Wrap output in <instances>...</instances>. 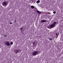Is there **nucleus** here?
Here are the masks:
<instances>
[{
  "label": "nucleus",
  "mask_w": 63,
  "mask_h": 63,
  "mask_svg": "<svg viewBox=\"0 0 63 63\" xmlns=\"http://www.w3.org/2000/svg\"><path fill=\"white\" fill-rule=\"evenodd\" d=\"M38 52V51H35L32 53V55L33 56L35 55H36L37 54Z\"/></svg>",
  "instance_id": "nucleus-1"
},
{
  "label": "nucleus",
  "mask_w": 63,
  "mask_h": 63,
  "mask_svg": "<svg viewBox=\"0 0 63 63\" xmlns=\"http://www.w3.org/2000/svg\"><path fill=\"white\" fill-rule=\"evenodd\" d=\"M8 4L7 3V2L5 1L3 3V6H7Z\"/></svg>",
  "instance_id": "nucleus-2"
},
{
  "label": "nucleus",
  "mask_w": 63,
  "mask_h": 63,
  "mask_svg": "<svg viewBox=\"0 0 63 63\" xmlns=\"http://www.w3.org/2000/svg\"><path fill=\"white\" fill-rule=\"evenodd\" d=\"M5 44L7 46H10V43L9 42H7Z\"/></svg>",
  "instance_id": "nucleus-3"
},
{
  "label": "nucleus",
  "mask_w": 63,
  "mask_h": 63,
  "mask_svg": "<svg viewBox=\"0 0 63 63\" xmlns=\"http://www.w3.org/2000/svg\"><path fill=\"white\" fill-rule=\"evenodd\" d=\"M54 26H55V25L54 24H53L50 26V27H51V28H53V27H54Z\"/></svg>",
  "instance_id": "nucleus-4"
},
{
  "label": "nucleus",
  "mask_w": 63,
  "mask_h": 63,
  "mask_svg": "<svg viewBox=\"0 0 63 63\" xmlns=\"http://www.w3.org/2000/svg\"><path fill=\"white\" fill-rule=\"evenodd\" d=\"M33 44L34 47H36L37 46V44L35 43V42H33Z\"/></svg>",
  "instance_id": "nucleus-5"
},
{
  "label": "nucleus",
  "mask_w": 63,
  "mask_h": 63,
  "mask_svg": "<svg viewBox=\"0 0 63 63\" xmlns=\"http://www.w3.org/2000/svg\"><path fill=\"white\" fill-rule=\"evenodd\" d=\"M47 20H42L41 21V22H46V21Z\"/></svg>",
  "instance_id": "nucleus-6"
},
{
  "label": "nucleus",
  "mask_w": 63,
  "mask_h": 63,
  "mask_svg": "<svg viewBox=\"0 0 63 63\" xmlns=\"http://www.w3.org/2000/svg\"><path fill=\"white\" fill-rule=\"evenodd\" d=\"M37 11L38 13L39 14H41V12H40V11H38V10H37Z\"/></svg>",
  "instance_id": "nucleus-7"
},
{
  "label": "nucleus",
  "mask_w": 63,
  "mask_h": 63,
  "mask_svg": "<svg viewBox=\"0 0 63 63\" xmlns=\"http://www.w3.org/2000/svg\"><path fill=\"white\" fill-rule=\"evenodd\" d=\"M19 51H20L19 50H17L16 51V53H17V52H18Z\"/></svg>",
  "instance_id": "nucleus-8"
},
{
  "label": "nucleus",
  "mask_w": 63,
  "mask_h": 63,
  "mask_svg": "<svg viewBox=\"0 0 63 63\" xmlns=\"http://www.w3.org/2000/svg\"><path fill=\"white\" fill-rule=\"evenodd\" d=\"M36 2L37 3H40V1L39 0H38L36 1Z\"/></svg>",
  "instance_id": "nucleus-9"
},
{
  "label": "nucleus",
  "mask_w": 63,
  "mask_h": 63,
  "mask_svg": "<svg viewBox=\"0 0 63 63\" xmlns=\"http://www.w3.org/2000/svg\"><path fill=\"white\" fill-rule=\"evenodd\" d=\"M31 8H32V9H33L34 8V7L33 6H31Z\"/></svg>",
  "instance_id": "nucleus-10"
},
{
  "label": "nucleus",
  "mask_w": 63,
  "mask_h": 63,
  "mask_svg": "<svg viewBox=\"0 0 63 63\" xmlns=\"http://www.w3.org/2000/svg\"><path fill=\"white\" fill-rule=\"evenodd\" d=\"M52 39L51 38H49V41H51L52 40Z\"/></svg>",
  "instance_id": "nucleus-11"
},
{
  "label": "nucleus",
  "mask_w": 63,
  "mask_h": 63,
  "mask_svg": "<svg viewBox=\"0 0 63 63\" xmlns=\"http://www.w3.org/2000/svg\"><path fill=\"white\" fill-rule=\"evenodd\" d=\"M47 13H48V14L47 13V15H50L51 14V13H49V12H47Z\"/></svg>",
  "instance_id": "nucleus-12"
},
{
  "label": "nucleus",
  "mask_w": 63,
  "mask_h": 63,
  "mask_svg": "<svg viewBox=\"0 0 63 63\" xmlns=\"http://www.w3.org/2000/svg\"><path fill=\"white\" fill-rule=\"evenodd\" d=\"M44 12L45 13V14H47V12Z\"/></svg>",
  "instance_id": "nucleus-13"
},
{
  "label": "nucleus",
  "mask_w": 63,
  "mask_h": 63,
  "mask_svg": "<svg viewBox=\"0 0 63 63\" xmlns=\"http://www.w3.org/2000/svg\"><path fill=\"white\" fill-rule=\"evenodd\" d=\"M7 36V35L5 34L4 35V37H6Z\"/></svg>",
  "instance_id": "nucleus-14"
},
{
  "label": "nucleus",
  "mask_w": 63,
  "mask_h": 63,
  "mask_svg": "<svg viewBox=\"0 0 63 63\" xmlns=\"http://www.w3.org/2000/svg\"><path fill=\"white\" fill-rule=\"evenodd\" d=\"M10 44H11V45H13V42H11V43H10Z\"/></svg>",
  "instance_id": "nucleus-15"
},
{
  "label": "nucleus",
  "mask_w": 63,
  "mask_h": 63,
  "mask_svg": "<svg viewBox=\"0 0 63 63\" xmlns=\"http://www.w3.org/2000/svg\"><path fill=\"white\" fill-rule=\"evenodd\" d=\"M53 13L54 14H56V12H55V11H54L53 12Z\"/></svg>",
  "instance_id": "nucleus-16"
},
{
  "label": "nucleus",
  "mask_w": 63,
  "mask_h": 63,
  "mask_svg": "<svg viewBox=\"0 0 63 63\" xmlns=\"http://www.w3.org/2000/svg\"><path fill=\"white\" fill-rule=\"evenodd\" d=\"M10 24H13V23H12V22H10Z\"/></svg>",
  "instance_id": "nucleus-17"
},
{
  "label": "nucleus",
  "mask_w": 63,
  "mask_h": 63,
  "mask_svg": "<svg viewBox=\"0 0 63 63\" xmlns=\"http://www.w3.org/2000/svg\"><path fill=\"white\" fill-rule=\"evenodd\" d=\"M20 29L21 30H22L23 29V28H20Z\"/></svg>",
  "instance_id": "nucleus-18"
},
{
  "label": "nucleus",
  "mask_w": 63,
  "mask_h": 63,
  "mask_svg": "<svg viewBox=\"0 0 63 63\" xmlns=\"http://www.w3.org/2000/svg\"><path fill=\"white\" fill-rule=\"evenodd\" d=\"M56 22H54L53 23V24H56Z\"/></svg>",
  "instance_id": "nucleus-19"
},
{
  "label": "nucleus",
  "mask_w": 63,
  "mask_h": 63,
  "mask_svg": "<svg viewBox=\"0 0 63 63\" xmlns=\"http://www.w3.org/2000/svg\"><path fill=\"white\" fill-rule=\"evenodd\" d=\"M15 22H16V20H15Z\"/></svg>",
  "instance_id": "nucleus-20"
},
{
  "label": "nucleus",
  "mask_w": 63,
  "mask_h": 63,
  "mask_svg": "<svg viewBox=\"0 0 63 63\" xmlns=\"http://www.w3.org/2000/svg\"><path fill=\"white\" fill-rule=\"evenodd\" d=\"M56 35H58V33H56Z\"/></svg>",
  "instance_id": "nucleus-21"
}]
</instances>
